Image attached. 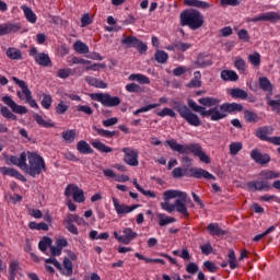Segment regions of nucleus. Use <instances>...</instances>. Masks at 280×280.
Wrapping results in <instances>:
<instances>
[{
    "label": "nucleus",
    "mask_w": 280,
    "mask_h": 280,
    "mask_svg": "<svg viewBox=\"0 0 280 280\" xmlns=\"http://www.w3.org/2000/svg\"><path fill=\"white\" fill-rule=\"evenodd\" d=\"M0 113L2 117H5V119H12V121H16V115H14L12 112H10V108L2 106L0 108Z\"/></svg>",
    "instance_id": "nucleus-52"
},
{
    "label": "nucleus",
    "mask_w": 280,
    "mask_h": 280,
    "mask_svg": "<svg viewBox=\"0 0 280 280\" xmlns=\"http://www.w3.org/2000/svg\"><path fill=\"white\" fill-rule=\"evenodd\" d=\"M7 57L10 58V60H23V54L14 47L7 49Z\"/></svg>",
    "instance_id": "nucleus-28"
},
{
    "label": "nucleus",
    "mask_w": 280,
    "mask_h": 280,
    "mask_svg": "<svg viewBox=\"0 0 280 280\" xmlns=\"http://www.w3.org/2000/svg\"><path fill=\"white\" fill-rule=\"evenodd\" d=\"M73 49L77 54H89V46L80 40L73 44Z\"/></svg>",
    "instance_id": "nucleus-40"
},
{
    "label": "nucleus",
    "mask_w": 280,
    "mask_h": 280,
    "mask_svg": "<svg viewBox=\"0 0 280 280\" xmlns=\"http://www.w3.org/2000/svg\"><path fill=\"white\" fill-rule=\"evenodd\" d=\"M158 218H159L160 226H167V224H172V223L176 222V219L174 217L165 218V214H163V213L158 214Z\"/></svg>",
    "instance_id": "nucleus-42"
},
{
    "label": "nucleus",
    "mask_w": 280,
    "mask_h": 280,
    "mask_svg": "<svg viewBox=\"0 0 280 280\" xmlns=\"http://www.w3.org/2000/svg\"><path fill=\"white\" fill-rule=\"evenodd\" d=\"M242 150V142H232L230 144V154L235 156Z\"/></svg>",
    "instance_id": "nucleus-57"
},
{
    "label": "nucleus",
    "mask_w": 280,
    "mask_h": 280,
    "mask_svg": "<svg viewBox=\"0 0 280 280\" xmlns=\"http://www.w3.org/2000/svg\"><path fill=\"white\" fill-rule=\"evenodd\" d=\"M244 119L247 121V124H257L259 121L257 114L252 110L244 112Z\"/></svg>",
    "instance_id": "nucleus-38"
},
{
    "label": "nucleus",
    "mask_w": 280,
    "mask_h": 280,
    "mask_svg": "<svg viewBox=\"0 0 280 280\" xmlns=\"http://www.w3.org/2000/svg\"><path fill=\"white\" fill-rule=\"evenodd\" d=\"M228 257L230 268L232 270H235V268H237V258L235 257V252L233 249H230Z\"/></svg>",
    "instance_id": "nucleus-54"
},
{
    "label": "nucleus",
    "mask_w": 280,
    "mask_h": 280,
    "mask_svg": "<svg viewBox=\"0 0 280 280\" xmlns=\"http://www.w3.org/2000/svg\"><path fill=\"white\" fill-rule=\"evenodd\" d=\"M0 174H3V176H12L13 178H18V180H22V183H27V178H25L23 174L12 167L1 166Z\"/></svg>",
    "instance_id": "nucleus-15"
},
{
    "label": "nucleus",
    "mask_w": 280,
    "mask_h": 280,
    "mask_svg": "<svg viewBox=\"0 0 280 280\" xmlns=\"http://www.w3.org/2000/svg\"><path fill=\"white\" fill-rule=\"evenodd\" d=\"M21 8L24 12V16L27 20V22L36 23V13H34V11H32V9H30V7L27 5H22Z\"/></svg>",
    "instance_id": "nucleus-34"
},
{
    "label": "nucleus",
    "mask_w": 280,
    "mask_h": 280,
    "mask_svg": "<svg viewBox=\"0 0 280 280\" xmlns=\"http://www.w3.org/2000/svg\"><path fill=\"white\" fill-rule=\"evenodd\" d=\"M21 30V24L5 23L0 25V36L16 33Z\"/></svg>",
    "instance_id": "nucleus-18"
},
{
    "label": "nucleus",
    "mask_w": 280,
    "mask_h": 280,
    "mask_svg": "<svg viewBox=\"0 0 280 280\" xmlns=\"http://www.w3.org/2000/svg\"><path fill=\"white\" fill-rule=\"evenodd\" d=\"M202 117H210L211 121H220V119H224L226 117V112L221 106H215L211 109H205Z\"/></svg>",
    "instance_id": "nucleus-10"
},
{
    "label": "nucleus",
    "mask_w": 280,
    "mask_h": 280,
    "mask_svg": "<svg viewBox=\"0 0 280 280\" xmlns=\"http://www.w3.org/2000/svg\"><path fill=\"white\" fill-rule=\"evenodd\" d=\"M230 95L236 100H248V93L240 88L232 89Z\"/></svg>",
    "instance_id": "nucleus-30"
},
{
    "label": "nucleus",
    "mask_w": 280,
    "mask_h": 280,
    "mask_svg": "<svg viewBox=\"0 0 280 280\" xmlns=\"http://www.w3.org/2000/svg\"><path fill=\"white\" fill-rule=\"evenodd\" d=\"M42 97L43 98L40 104L43 108H45L46 110H49L51 108V104L54 103V98L49 94H43Z\"/></svg>",
    "instance_id": "nucleus-44"
},
{
    "label": "nucleus",
    "mask_w": 280,
    "mask_h": 280,
    "mask_svg": "<svg viewBox=\"0 0 280 280\" xmlns=\"http://www.w3.org/2000/svg\"><path fill=\"white\" fill-rule=\"evenodd\" d=\"M272 132H275V128L270 126L260 127L256 130V137L260 141H269L270 137L268 135H272Z\"/></svg>",
    "instance_id": "nucleus-19"
},
{
    "label": "nucleus",
    "mask_w": 280,
    "mask_h": 280,
    "mask_svg": "<svg viewBox=\"0 0 280 280\" xmlns=\"http://www.w3.org/2000/svg\"><path fill=\"white\" fill-rule=\"evenodd\" d=\"M70 63L71 65H91V61L82 59V58H78V57H72L70 59Z\"/></svg>",
    "instance_id": "nucleus-64"
},
{
    "label": "nucleus",
    "mask_w": 280,
    "mask_h": 280,
    "mask_svg": "<svg viewBox=\"0 0 280 280\" xmlns=\"http://www.w3.org/2000/svg\"><path fill=\"white\" fill-rule=\"evenodd\" d=\"M180 23L183 26L190 27V30H199L205 23V18L198 10L184 11L180 13Z\"/></svg>",
    "instance_id": "nucleus-3"
},
{
    "label": "nucleus",
    "mask_w": 280,
    "mask_h": 280,
    "mask_svg": "<svg viewBox=\"0 0 280 280\" xmlns=\"http://www.w3.org/2000/svg\"><path fill=\"white\" fill-rule=\"evenodd\" d=\"M248 60L254 67H259V65L261 63V57L259 56V52H254L249 55Z\"/></svg>",
    "instance_id": "nucleus-56"
},
{
    "label": "nucleus",
    "mask_w": 280,
    "mask_h": 280,
    "mask_svg": "<svg viewBox=\"0 0 280 280\" xmlns=\"http://www.w3.org/2000/svg\"><path fill=\"white\" fill-rule=\"evenodd\" d=\"M21 270V266L19 265V261L13 260L10 262L9 266V280H16V272Z\"/></svg>",
    "instance_id": "nucleus-31"
},
{
    "label": "nucleus",
    "mask_w": 280,
    "mask_h": 280,
    "mask_svg": "<svg viewBox=\"0 0 280 280\" xmlns=\"http://www.w3.org/2000/svg\"><path fill=\"white\" fill-rule=\"evenodd\" d=\"M174 109L179 113L180 118L185 119L189 126H195L198 127L200 126L201 121L198 115L191 113V109L187 107V105L182 104V103H175Z\"/></svg>",
    "instance_id": "nucleus-4"
},
{
    "label": "nucleus",
    "mask_w": 280,
    "mask_h": 280,
    "mask_svg": "<svg viewBox=\"0 0 280 280\" xmlns=\"http://www.w3.org/2000/svg\"><path fill=\"white\" fill-rule=\"evenodd\" d=\"M198 102L199 104H201V106H208L209 108H211V106H218V104L220 103L218 98L213 97L199 98Z\"/></svg>",
    "instance_id": "nucleus-37"
},
{
    "label": "nucleus",
    "mask_w": 280,
    "mask_h": 280,
    "mask_svg": "<svg viewBox=\"0 0 280 280\" xmlns=\"http://www.w3.org/2000/svg\"><path fill=\"white\" fill-rule=\"evenodd\" d=\"M80 189V187H78V185L75 184H69L67 187H66V190H65V196L67 198H69V196H72V198L74 197V195L78 194V190Z\"/></svg>",
    "instance_id": "nucleus-48"
},
{
    "label": "nucleus",
    "mask_w": 280,
    "mask_h": 280,
    "mask_svg": "<svg viewBox=\"0 0 280 280\" xmlns=\"http://www.w3.org/2000/svg\"><path fill=\"white\" fill-rule=\"evenodd\" d=\"M203 268H206L208 272H218V266H215L211 260L205 261Z\"/></svg>",
    "instance_id": "nucleus-61"
},
{
    "label": "nucleus",
    "mask_w": 280,
    "mask_h": 280,
    "mask_svg": "<svg viewBox=\"0 0 280 280\" xmlns=\"http://www.w3.org/2000/svg\"><path fill=\"white\" fill-rule=\"evenodd\" d=\"M167 58H168L167 52H165L163 50H158L155 52V60L160 65H165L167 62Z\"/></svg>",
    "instance_id": "nucleus-51"
},
{
    "label": "nucleus",
    "mask_w": 280,
    "mask_h": 280,
    "mask_svg": "<svg viewBox=\"0 0 280 280\" xmlns=\"http://www.w3.org/2000/svg\"><path fill=\"white\" fill-rule=\"evenodd\" d=\"M188 106L189 108H191V110H194L195 113H199L201 117H203L206 110L203 106L197 105V103L194 102V100H188Z\"/></svg>",
    "instance_id": "nucleus-47"
},
{
    "label": "nucleus",
    "mask_w": 280,
    "mask_h": 280,
    "mask_svg": "<svg viewBox=\"0 0 280 280\" xmlns=\"http://www.w3.org/2000/svg\"><path fill=\"white\" fill-rule=\"evenodd\" d=\"M262 15H264V21H270V23H277V21H280V15L279 13H276V12H268Z\"/></svg>",
    "instance_id": "nucleus-53"
},
{
    "label": "nucleus",
    "mask_w": 280,
    "mask_h": 280,
    "mask_svg": "<svg viewBox=\"0 0 280 280\" xmlns=\"http://www.w3.org/2000/svg\"><path fill=\"white\" fill-rule=\"evenodd\" d=\"M2 102L7 106H10L11 110L16 113V115H27L28 113L27 107L16 104L10 96H3Z\"/></svg>",
    "instance_id": "nucleus-11"
},
{
    "label": "nucleus",
    "mask_w": 280,
    "mask_h": 280,
    "mask_svg": "<svg viewBox=\"0 0 280 280\" xmlns=\"http://www.w3.org/2000/svg\"><path fill=\"white\" fill-rule=\"evenodd\" d=\"M67 110H69V106L67 104H65L63 101H60V103L56 107L57 115H65V113H67Z\"/></svg>",
    "instance_id": "nucleus-60"
},
{
    "label": "nucleus",
    "mask_w": 280,
    "mask_h": 280,
    "mask_svg": "<svg viewBox=\"0 0 280 280\" xmlns=\"http://www.w3.org/2000/svg\"><path fill=\"white\" fill-rule=\"evenodd\" d=\"M122 244L126 245L130 244V242H132V240H136L137 237V232H133L130 228H125L122 230Z\"/></svg>",
    "instance_id": "nucleus-25"
},
{
    "label": "nucleus",
    "mask_w": 280,
    "mask_h": 280,
    "mask_svg": "<svg viewBox=\"0 0 280 280\" xmlns=\"http://www.w3.org/2000/svg\"><path fill=\"white\" fill-rule=\"evenodd\" d=\"M61 137L66 143H73L75 141V129L62 131Z\"/></svg>",
    "instance_id": "nucleus-36"
},
{
    "label": "nucleus",
    "mask_w": 280,
    "mask_h": 280,
    "mask_svg": "<svg viewBox=\"0 0 280 280\" xmlns=\"http://www.w3.org/2000/svg\"><path fill=\"white\" fill-rule=\"evenodd\" d=\"M27 161L24 162V167L22 172H25V174H28V176H32L33 178L35 176H39L42 172H47V166L45 165V160L43 156L38 155L37 153H27Z\"/></svg>",
    "instance_id": "nucleus-2"
},
{
    "label": "nucleus",
    "mask_w": 280,
    "mask_h": 280,
    "mask_svg": "<svg viewBox=\"0 0 280 280\" xmlns=\"http://www.w3.org/2000/svg\"><path fill=\"white\" fill-rule=\"evenodd\" d=\"M234 67L237 69V71H241V73H244L246 71V61L242 57H238L234 61Z\"/></svg>",
    "instance_id": "nucleus-55"
},
{
    "label": "nucleus",
    "mask_w": 280,
    "mask_h": 280,
    "mask_svg": "<svg viewBox=\"0 0 280 280\" xmlns=\"http://www.w3.org/2000/svg\"><path fill=\"white\" fill-rule=\"evenodd\" d=\"M12 80L15 84H18V86H20V89H22V92L18 91V97L25 100V103L28 104L31 108H38V103L32 98V91H30V88H27V83L16 77H12Z\"/></svg>",
    "instance_id": "nucleus-5"
},
{
    "label": "nucleus",
    "mask_w": 280,
    "mask_h": 280,
    "mask_svg": "<svg viewBox=\"0 0 280 280\" xmlns=\"http://www.w3.org/2000/svg\"><path fill=\"white\" fill-rule=\"evenodd\" d=\"M93 130L100 135V137H106L107 139H110L117 135V131H108L106 129H100L97 126H93Z\"/></svg>",
    "instance_id": "nucleus-45"
},
{
    "label": "nucleus",
    "mask_w": 280,
    "mask_h": 280,
    "mask_svg": "<svg viewBox=\"0 0 280 280\" xmlns=\"http://www.w3.org/2000/svg\"><path fill=\"white\" fill-rule=\"evenodd\" d=\"M222 108H224L225 113H242V110L244 109V106H242V104H237V103H225L222 105Z\"/></svg>",
    "instance_id": "nucleus-26"
},
{
    "label": "nucleus",
    "mask_w": 280,
    "mask_h": 280,
    "mask_svg": "<svg viewBox=\"0 0 280 280\" xmlns=\"http://www.w3.org/2000/svg\"><path fill=\"white\" fill-rule=\"evenodd\" d=\"M90 97L94 102H100L107 108H115V106H119V104H121V98H119V96H112L108 93H91Z\"/></svg>",
    "instance_id": "nucleus-6"
},
{
    "label": "nucleus",
    "mask_w": 280,
    "mask_h": 280,
    "mask_svg": "<svg viewBox=\"0 0 280 280\" xmlns=\"http://www.w3.org/2000/svg\"><path fill=\"white\" fill-rule=\"evenodd\" d=\"M25 161H27V153L25 152H22L20 154V158H18L16 155H11L5 159L7 165H16L22 171L25 165Z\"/></svg>",
    "instance_id": "nucleus-13"
},
{
    "label": "nucleus",
    "mask_w": 280,
    "mask_h": 280,
    "mask_svg": "<svg viewBox=\"0 0 280 280\" xmlns=\"http://www.w3.org/2000/svg\"><path fill=\"white\" fill-rule=\"evenodd\" d=\"M85 82H88L90 86H95V89H106L108 86V84H106L104 81L92 77H86Z\"/></svg>",
    "instance_id": "nucleus-29"
},
{
    "label": "nucleus",
    "mask_w": 280,
    "mask_h": 280,
    "mask_svg": "<svg viewBox=\"0 0 280 280\" xmlns=\"http://www.w3.org/2000/svg\"><path fill=\"white\" fill-rule=\"evenodd\" d=\"M163 198L165 202L172 200L173 198H180L179 200L185 205L187 202V192L180 190H166L163 192Z\"/></svg>",
    "instance_id": "nucleus-14"
},
{
    "label": "nucleus",
    "mask_w": 280,
    "mask_h": 280,
    "mask_svg": "<svg viewBox=\"0 0 280 280\" xmlns=\"http://www.w3.org/2000/svg\"><path fill=\"white\" fill-rule=\"evenodd\" d=\"M122 152L125 154L124 163L131 167H137V165H139V151L131 148H124Z\"/></svg>",
    "instance_id": "nucleus-8"
},
{
    "label": "nucleus",
    "mask_w": 280,
    "mask_h": 280,
    "mask_svg": "<svg viewBox=\"0 0 280 280\" xmlns=\"http://www.w3.org/2000/svg\"><path fill=\"white\" fill-rule=\"evenodd\" d=\"M63 268L66 271H63V275L66 277H71L73 275V262L68 257L63 258Z\"/></svg>",
    "instance_id": "nucleus-39"
},
{
    "label": "nucleus",
    "mask_w": 280,
    "mask_h": 280,
    "mask_svg": "<svg viewBox=\"0 0 280 280\" xmlns=\"http://www.w3.org/2000/svg\"><path fill=\"white\" fill-rule=\"evenodd\" d=\"M161 207L164 211H167L168 213H174V211H177V213H180L184 215V218H189V211L187 210V206L183 203L182 200L176 199L173 205H170V201L161 202Z\"/></svg>",
    "instance_id": "nucleus-7"
},
{
    "label": "nucleus",
    "mask_w": 280,
    "mask_h": 280,
    "mask_svg": "<svg viewBox=\"0 0 280 280\" xmlns=\"http://www.w3.org/2000/svg\"><path fill=\"white\" fill-rule=\"evenodd\" d=\"M92 145L95 148V150H98V152H103L105 154L113 152V148L104 144V142H102L100 140L93 141Z\"/></svg>",
    "instance_id": "nucleus-33"
},
{
    "label": "nucleus",
    "mask_w": 280,
    "mask_h": 280,
    "mask_svg": "<svg viewBox=\"0 0 280 280\" xmlns=\"http://www.w3.org/2000/svg\"><path fill=\"white\" fill-rule=\"evenodd\" d=\"M166 143L171 150L174 152H178L179 154H194V156H198L201 163H211V158L202 151V147L198 143L191 144H179L176 140H166Z\"/></svg>",
    "instance_id": "nucleus-1"
},
{
    "label": "nucleus",
    "mask_w": 280,
    "mask_h": 280,
    "mask_svg": "<svg viewBox=\"0 0 280 280\" xmlns=\"http://www.w3.org/2000/svg\"><path fill=\"white\" fill-rule=\"evenodd\" d=\"M138 43L139 38H137L136 36H128L121 39V44L126 45V47H137Z\"/></svg>",
    "instance_id": "nucleus-46"
},
{
    "label": "nucleus",
    "mask_w": 280,
    "mask_h": 280,
    "mask_svg": "<svg viewBox=\"0 0 280 280\" xmlns=\"http://www.w3.org/2000/svg\"><path fill=\"white\" fill-rule=\"evenodd\" d=\"M72 199L74 202H84V200H86V198L84 197V190L80 188L74 197H72Z\"/></svg>",
    "instance_id": "nucleus-62"
},
{
    "label": "nucleus",
    "mask_w": 280,
    "mask_h": 280,
    "mask_svg": "<svg viewBox=\"0 0 280 280\" xmlns=\"http://www.w3.org/2000/svg\"><path fill=\"white\" fill-rule=\"evenodd\" d=\"M184 3L190 8H199L201 10H209V8H213V4L200 0H184Z\"/></svg>",
    "instance_id": "nucleus-22"
},
{
    "label": "nucleus",
    "mask_w": 280,
    "mask_h": 280,
    "mask_svg": "<svg viewBox=\"0 0 280 280\" xmlns=\"http://www.w3.org/2000/svg\"><path fill=\"white\" fill-rule=\"evenodd\" d=\"M271 96L272 94H267L265 97L268 106L271 107V110H275L276 113H280V94L275 96L276 100H272Z\"/></svg>",
    "instance_id": "nucleus-23"
},
{
    "label": "nucleus",
    "mask_w": 280,
    "mask_h": 280,
    "mask_svg": "<svg viewBox=\"0 0 280 280\" xmlns=\"http://www.w3.org/2000/svg\"><path fill=\"white\" fill-rule=\"evenodd\" d=\"M33 119L36 121V124H38V126H40L42 128H54V126H56L54 122H51V120L47 121L43 119V116H40L39 114H34L33 115Z\"/></svg>",
    "instance_id": "nucleus-32"
},
{
    "label": "nucleus",
    "mask_w": 280,
    "mask_h": 280,
    "mask_svg": "<svg viewBox=\"0 0 280 280\" xmlns=\"http://www.w3.org/2000/svg\"><path fill=\"white\" fill-rule=\"evenodd\" d=\"M212 62L211 61H205V57L202 55H199L197 60L194 63V68L198 69H205V67H211Z\"/></svg>",
    "instance_id": "nucleus-41"
},
{
    "label": "nucleus",
    "mask_w": 280,
    "mask_h": 280,
    "mask_svg": "<svg viewBox=\"0 0 280 280\" xmlns=\"http://www.w3.org/2000/svg\"><path fill=\"white\" fill-rule=\"evenodd\" d=\"M206 229L213 237H222L226 235V230H222L218 223H210Z\"/></svg>",
    "instance_id": "nucleus-20"
},
{
    "label": "nucleus",
    "mask_w": 280,
    "mask_h": 280,
    "mask_svg": "<svg viewBox=\"0 0 280 280\" xmlns=\"http://www.w3.org/2000/svg\"><path fill=\"white\" fill-rule=\"evenodd\" d=\"M247 187L249 189H255V191H264V189L270 191L271 189L270 183L268 182H249L247 183Z\"/></svg>",
    "instance_id": "nucleus-21"
},
{
    "label": "nucleus",
    "mask_w": 280,
    "mask_h": 280,
    "mask_svg": "<svg viewBox=\"0 0 280 280\" xmlns=\"http://www.w3.org/2000/svg\"><path fill=\"white\" fill-rule=\"evenodd\" d=\"M189 172L192 178H205L206 180H215V176H213V174L209 173L205 168H190Z\"/></svg>",
    "instance_id": "nucleus-17"
},
{
    "label": "nucleus",
    "mask_w": 280,
    "mask_h": 280,
    "mask_svg": "<svg viewBox=\"0 0 280 280\" xmlns=\"http://www.w3.org/2000/svg\"><path fill=\"white\" fill-rule=\"evenodd\" d=\"M221 80H224V82H237L240 80V77L237 75L236 71L233 70H222L221 71Z\"/></svg>",
    "instance_id": "nucleus-24"
},
{
    "label": "nucleus",
    "mask_w": 280,
    "mask_h": 280,
    "mask_svg": "<svg viewBox=\"0 0 280 280\" xmlns=\"http://www.w3.org/2000/svg\"><path fill=\"white\" fill-rule=\"evenodd\" d=\"M113 203H114L115 211L117 212L118 215L131 213V211H135V209L139 207V205L127 206L125 203H119V200L115 197H113Z\"/></svg>",
    "instance_id": "nucleus-12"
},
{
    "label": "nucleus",
    "mask_w": 280,
    "mask_h": 280,
    "mask_svg": "<svg viewBox=\"0 0 280 280\" xmlns=\"http://www.w3.org/2000/svg\"><path fill=\"white\" fill-rule=\"evenodd\" d=\"M30 56L34 57L35 62H37L39 67H51V58H49V55L38 52L35 47L31 48Z\"/></svg>",
    "instance_id": "nucleus-9"
},
{
    "label": "nucleus",
    "mask_w": 280,
    "mask_h": 280,
    "mask_svg": "<svg viewBox=\"0 0 280 280\" xmlns=\"http://www.w3.org/2000/svg\"><path fill=\"white\" fill-rule=\"evenodd\" d=\"M259 86L266 93H272V83H270V80H268V78H259Z\"/></svg>",
    "instance_id": "nucleus-35"
},
{
    "label": "nucleus",
    "mask_w": 280,
    "mask_h": 280,
    "mask_svg": "<svg viewBox=\"0 0 280 280\" xmlns=\"http://www.w3.org/2000/svg\"><path fill=\"white\" fill-rule=\"evenodd\" d=\"M250 158L253 159V161H255V163H258V165H266L270 163V155L262 154L257 149L252 150Z\"/></svg>",
    "instance_id": "nucleus-16"
},
{
    "label": "nucleus",
    "mask_w": 280,
    "mask_h": 280,
    "mask_svg": "<svg viewBox=\"0 0 280 280\" xmlns=\"http://www.w3.org/2000/svg\"><path fill=\"white\" fill-rule=\"evenodd\" d=\"M71 75V69H60L57 71V78H61V80H65Z\"/></svg>",
    "instance_id": "nucleus-63"
},
{
    "label": "nucleus",
    "mask_w": 280,
    "mask_h": 280,
    "mask_svg": "<svg viewBox=\"0 0 280 280\" xmlns=\"http://www.w3.org/2000/svg\"><path fill=\"white\" fill-rule=\"evenodd\" d=\"M174 47H176V51H187V49H191V44L176 39Z\"/></svg>",
    "instance_id": "nucleus-49"
},
{
    "label": "nucleus",
    "mask_w": 280,
    "mask_h": 280,
    "mask_svg": "<svg viewBox=\"0 0 280 280\" xmlns=\"http://www.w3.org/2000/svg\"><path fill=\"white\" fill-rule=\"evenodd\" d=\"M77 150L80 154H93V149H91V145L84 140L77 143Z\"/></svg>",
    "instance_id": "nucleus-27"
},
{
    "label": "nucleus",
    "mask_w": 280,
    "mask_h": 280,
    "mask_svg": "<svg viewBox=\"0 0 280 280\" xmlns=\"http://www.w3.org/2000/svg\"><path fill=\"white\" fill-rule=\"evenodd\" d=\"M129 80L139 82V84H150V79L143 74H130Z\"/></svg>",
    "instance_id": "nucleus-43"
},
{
    "label": "nucleus",
    "mask_w": 280,
    "mask_h": 280,
    "mask_svg": "<svg viewBox=\"0 0 280 280\" xmlns=\"http://www.w3.org/2000/svg\"><path fill=\"white\" fill-rule=\"evenodd\" d=\"M158 115L159 117H176V113L168 107L163 108Z\"/></svg>",
    "instance_id": "nucleus-58"
},
{
    "label": "nucleus",
    "mask_w": 280,
    "mask_h": 280,
    "mask_svg": "<svg viewBox=\"0 0 280 280\" xmlns=\"http://www.w3.org/2000/svg\"><path fill=\"white\" fill-rule=\"evenodd\" d=\"M49 247H51V238L48 236H44L38 244V248L39 250H42V253H45V250H47V248Z\"/></svg>",
    "instance_id": "nucleus-50"
},
{
    "label": "nucleus",
    "mask_w": 280,
    "mask_h": 280,
    "mask_svg": "<svg viewBox=\"0 0 280 280\" xmlns=\"http://www.w3.org/2000/svg\"><path fill=\"white\" fill-rule=\"evenodd\" d=\"M261 176H264V178H266L267 180H272L273 178H279V173H276L273 171H264L260 174Z\"/></svg>",
    "instance_id": "nucleus-59"
}]
</instances>
